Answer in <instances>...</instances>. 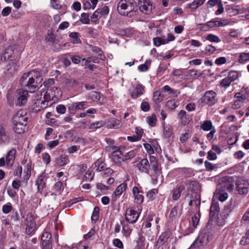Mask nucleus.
<instances>
[{"label": "nucleus", "mask_w": 249, "mask_h": 249, "mask_svg": "<svg viewBox=\"0 0 249 249\" xmlns=\"http://www.w3.org/2000/svg\"><path fill=\"white\" fill-rule=\"evenodd\" d=\"M42 80L40 72L37 70H33L23 74L20 80V84L26 90L33 93L41 86Z\"/></svg>", "instance_id": "nucleus-1"}, {"label": "nucleus", "mask_w": 249, "mask_h": 249, "mask_svg": "<svg viewBox=\"0 0 249 249\" xmlns=\"http://www.w3.org/2000/svg\"><path fill=\"white\" fill-rule=\"evenodd\" d=\"M13 120L15 132L18 134L22 133L25 130L28 121L26 111L23 110L18 111Z\"/></svg>", "instance_id": "nucleus-2"}, {"label": "nucleus", "mask_w": 249, "mask_h": 249, "mask_svg": "<svg viewBox=\"0 0 249 249\" xmlns=\"http://www.w3.org/2000/svg\"><path fill=\"white\" fill-rule=\"evenodd\" d=\"M200 217L199 212L196 213L192 216L191 221H183L180 224V228L184 235L192 233L198 225Z\"/></svg>", "instance_id": "nucleus-3"}, {"label": "nucleus", "mask_w": 249, "mask_h": 249, "mask_svg": "<svg viewBox=\"0 0 249 249\" xmlns=\"http://www.w3.org/2000/svg\"><path fill=\"white\" fill-rule=\"evenodd\" d=\"M142 210V207L138 206L136 209L135 207L128 208L125 212V219L130 223H135L140 215Z\"/></svg>", "instance_id": "nucleus-4"}, {"label": "nucleus", "mask_w": 249, "mask_h": 249, "mask_svg": "<svg viewBox=\"0 0 249 249\" xmlns=\"http://www.w3.org/2000/svg\"><path fill=\"white\" fill-rule=\"evenodd\" d=\"M216 93L213 90L206 91L201 98V102L209 106H212L216 102Z\"/></svg>", "instance_id": "nucleus-5"}, {"label": "nucleus", "mask_w": 249, "mask_h": 249, "mask_svg": "<svg viewBox=\"0 0 249 249\" xmlns=\"http://www.w3.org/2000/svg\"><path fill=\"white\" fill-rule=\"evenodd\" d=\"M112 159L117 164H120L122 161H124L123 150L124 147L112 146Z\"/></svg>", "instance_id": "nucleus-6"}, {"label": "nucleus", "mask_w": 249, "mask_h": 249, "mask_svg": "<svg viewBox=\"0 0 249 249\" xmlns=\"http://www.w3.org/2000/svg\"><path fill=\"white\" fill-rule=\"evenodd\" d=\"M143 146L147 153L151 155L155 152L160 154L161 152V149L157 141L153 140L150 141V143H145Z\"/></svg>", "instance_id": "nucleus-7"}, {"label": "nucleus", "mask_w": 249, "mask_h": 249, "mask_svg": "<svg viewBox=\"0 0 249 249\" xmlns=\"http://www.w3.org/2000/svg\"><path fill=\"white\" fill-rule=\"evenodd\" d=\"M131 0H121L119 2L117 6V10L121 15H124L125 14L124 10H127L126 12L131 11Z\"/></svg>", "instance_id": "nucleus-8"}, {"label": "nucleus", "mask_w": 249, "mask_h": 249, "mask_svg": "<svg viewBox=\"0 0 249 249\" xmlns=\"http://www.w3.org/2000/svg\"><path fill=\"white\" fill-rule=\"evenodd\" d=\"M140 10L145 14H150L152 10V4L150 0H139Z\"/></svg>", "instance_id": "nucleus-9"}, {"label": "nucleus", "mask_w": 249, "mask_h": 249, "mask_svg": "<svg viewBox=\"0 0 249 249\" xmlns=\"http://www.w3.org/2000/svg\"><path fill=\"white\" fill-rule=\"evenodd\" d=\"M36 229V224L34 216L32 214H28L27 217L26 233L28 234H32Z\"/></svg>", "instance_id": "nucleus-10"}, {"label": "nucleus", "mask_w": 249, "mask_h": 249, "mask_svg": "<svg viewBox=\"0 0 249 249\" xmlns=\"http://www.w3.org/2000/svg\"><path fill=\"white\" fill-rule=\"evenodd\" d=\"M142 191L141 188L134 186L132 189V194L134 198V202L137 204H141L144 200V197L142 194Z\"/></svg>", "instance_id": "nucleus-11"}, {"label": "nucleus", "mask_w": 249, "mask_h": 249, "mask_svg": "<svg viewBox=\"0 0 249 249\" xmlns=\"http://www.w3.org/2000/svg\"><path fill=\"white\" fill-rule=\"evenodd\" d=\"M130 93L133 98H137L144 93V87L140 84L134 85Z\"/></svg>", "instance_id": "nucleus-12"}, {"label": "nucleus", "mask_w": 249, "mask_h": 249, "mask_svg": "<svg viewBox=\"0 0 249 249\" xmlns=\"http://www.w3.org/2000/svg\"><path fill=\"white\" fill-rule=\"evenodd\" d=\"M235 100L232 105V108L237 109L241 107L244 105V101L246 99V96L238 92L235 95Z\"/></svg>", "instance_id": "nucleus-13"}, {"label": "nucleus", "mask_w": 249, "mask_h": 249, "mask_svg": "<svg viewBox=\"0 0 249 249\" xmlns=\"http://www.w3.org/2000/svg\"><path fill=\"white\" fill-rule=\"evenodd\" d=\"M178 118L182 124L186 125L191 121L192 118L191 116L187 114L184 110H181L178 115Z\"/></svg>", "instance_id": "nucleus-14"}, {"label": "nucleus", "mask_w": 249, "mask_h": 249, "mask_svg": "<svg viewBox=\"0 0 249 249\" xmlns=\"http://www.w3.org/2000/svg\"><path fill=\"white\" fill-rule=\"evenodd\" d=\"M52 235L48 231H44L42 234L41 241L43 248L52 247Z\"/></svg>", "instance_id": "nucleus-15"}, {"label": "nucleus", "mask_w": 249, "mask_h": 249, "mask_svg": "<svg viewBox=\"0 0 249 249\" xmlns=\"http://www.w3.org/2000/svg\"><path fill=\"white\" fill-rule=\"evenodd\" d=\"M137 167L141 172L147 173L149 169L150 164L147 159H142L137 164Z\"/></svg>", "instance_id": "nucleus-16"}, {"label": "nucleus", "mask_w": 249, "mask_h": 249, "mask_svg": "<svg viewBox=\"0 0 249 249\" xmlns=\"http://www.w3.org/2000/svg\"><path fill=\"white\" fill-rule=\"evenodd\" d=\"M69 161L70 160L67 156L61 155L55 158V166L58 167H62L67 164Z\"/></svg>", "instance_id": "nucleus-17"}, {"label": "nucleus", "mask_w": 249, "mask_h": 249, "mask_svg": "<svg viewBox=\"0 0 249 249\" xmlns=\"http://www.w3.org/2000/svg\"><path fill=\"white\" fill-rule=\"evenodd\" d=\"M28 91L26 90H22L18 92V97L17 101V104L19 106L24 105L28 99Z\"/></svg>", "instance_id": "nucleus-18"}, {"label": "nucleus", "mask_w": 249, "mask_h": 249, "mask_svg": "<svg viewBox=\"0 0 249 249\" xmlns=\"http://www.w3.org/2000/svg\"><path fill=\"white\" fill-rule=\"evenodd\" d=\"M106 124L107 127L113 129H118L122 126L121 121L115 118L109 119L106 122Z\"/></svg>", "instance_id": "nucleus-19"}, {"label": "nucleus", "mask_w": 249, "mask_h": 249, "mask_svg": "<svg viewBox=\"0 0 249 249\" xmlns=\"http://www.w3.org/2000/svg\"><path fill=\"white\" fill-rule=\"evenodd\" d=\"M87 105V102L85 101L76 102L68 106L69 110L72 112L77 110L82 109Z\"/></svg>", "instance_id": "nucleus-20"}, {"label": "nucleus", "mask_w": 249, "mask_h": 249, "mask_svg": "<svg viewBox=\"0 0 249 249\" xmlns=\"http://www.w3.org/2000/svg\"><path fill=\"white\" fill-rule=\"evenodd\" d=\"M163 127V136L164 138H170L173 134V127L169 124H165V122L162 123Z\"/></svg>", "instance_id": "nucleus-21"}, {"label": "nucleus", "mask_w": 249, "mask_h": 249, "mask_svg": "<svg viewBox=\"0 0 249 249\" xmlns=\"http://www.w3.org/2000/svg\"><path fill=\"white\" fill-rule=\"evenodd\" d=\"M228 195L226 192L217 189L214 193L213 199H218L221 202H224L228 198Z\"/></svg>", "instance_id": "nucleus-22"}, {"label": "nucleus", "mask_w": 249, "mask_h": 249, "mask_svg": "<svg viewBox=\"0 0 249 249\" xmlns=\"http://www.w3.org/2000/svg\"><path fill=\"white\" fill-rule=\"evenodd\" d=\"M14 54V48L12 46L8 47L3 53L1 59L4 61H11L12 60Z\"/></svg>", "instance_id": "nucleus-23"}, {"label": "nucleus", "mask_w": 249, "mask_h": 249, "mask_svg": "<svg viewBox=\"0 0 249 249\" xmlns=\"http://www.w3.org/2000/svg\"><path fill=\"white\" fill-rule=\"evenodd\" d=\"M185 187L183 185H177L172 190V198L174 200H177L180 196L181 192Z\"/></svg>", "instance_id": "nucleus-24"}, {"label": "nucleus", "mask_w": 249, "mask_h": 249, "mask_svg": "<svg viewBox=\"0 0 249 249\" xmlns=\"http://www.w3.org/2000/svg\"><path fill=\"white\" fill-rule=\"evenodd\" d=\"M243 182L238 183L237 186L238 191L241 195L247 194L249 191V183L242 180Z\"/></svg>", "instance_id": "nucleus-25"}, {"label": "nucleus", "mask_w": 249, "mask_h": 249, "mask_svg": "<svg viewBox=\"0 0 249 249\" xmlns=\"http://www.w3.org/2000/svg\"><path fill=\"white\" fill-rule=\"evenodd\" d=\"M16 151L15 149L10 150L7 153L6 157V162L7 165L12 166L14 163Z\"/></svg>", "instance_id": "nucleus-26"}, {"label": "nucleus", "mask_w": 249, "mask_h": 249, "mask_svg": "<svg viewBox=\"0 0 249 249\" xmlns=\"http://www.w3.org/2000/svg\"><path fill=\"white\" fill-rule=\"evenodd\" d=\"M46 184V179L44 175H42L39 176L36 182L38 192H41L43 190Z\"/></svg>", "instance_id": "nucleus-27"}, {"label": "nucleus", "mask_w": 249, "mask_h": 249, "mask_svg": "<svg viewBox=\"0 0 249 249\" xmlns=\"http://www.w3.org/2000/svg\"><path fill=\"white\" fill-rule=\"evenodd\" d=\"M71 39V42L73 44H80L81 40L80 39V35L78 32H72L69 35Z\"/></svg>", "instance_id": "nucleus-28"}, {"label": "nucleus", "mask_w": 249, "mask_h": 249, "mask_svg": "<svg viewBox=\"0 0 249 249\" xmlns=\"http://www.w3.org/2000/svg\"><path fill=\"white\" fill-rule=\"evenodd\" d=\"M200 128L204 131H208L214 128V126L213 125L212 122L210 120L204 121L200 125Z\"/></svg>", "instance_id": "nucleus-29"}, {"label": "nucleus", "mask_w": 249, "mask_h": 249, "mask_svg": "<svg viewBox=\"0 0 249 249\" xmlns=\"http://www.w3.org/2000/svg\"><path fill=\"white\" fill-rule=\"evenodd\" d=\"M153 44L156 47H159L161 45L167 44L165 36L156 37L153 39Z\"/></svg>", "instance_id": "nucleus-30"}, {"label": "nucleus", "mask_w": 249, "mask_h": 249, "mask_svg": "<svg viewBox=\"0 0 249 249\" xmlns=\"http://www.w3.org/2000/svg\"><path fill=\"white\" fill-rule=\"evenodd\" d=\"M249 61V52H243L239 54L238 62L241 64H244Z\"/></svg>", "instance_id": "nucleus-31"}, {"label": "nucleus", "mask_w": 249, "mask_h": 249, "mask_svg": "<svg viewBox=\"0 0 249 249\" xmlns=\"http://www.w3.org/2000/svg\"><path fill=\"white\" fill-rule=\"evenodd\" d=\"M9 139V136L5 131L4 128L0 124V140L3 142H8Z\"/></svg>", "instance_id": "nucleus-32"}, {"label": "nucleus", "mask_w": 249, "mask_h": 249, "mask_svg": "<svg viewBox=\"0 0 249 249\" xmlns=\"http://www.w3.org/2000/svg\"><path fill=\"white\" fill-rule=\"evenodd\" d=\"M206 0H194L187 5V8L195 9L201 6Z\"/></svg>", "instance_id": "nucleus-33"}, {"label": "nucleus", "mask_w": 249, "mask_h": 249, "mask_svg": "<svg viewBox=\"0 0 249 249\" xmlns=\"http://www.w3.org/2000/svg\"><path fill=\"white\" fill-rule=\"evenodd\" d=\"M163 99V95L159 91H156L153 93V100L156 103L161 102Z\"/></svg>", "instance_id": "nucleus-34"}, {"label": "nucleus", "mask_w": 249, "mask_h": 249, "mask_svg": "<svg viewBox=\"0 0 249 249\" xmlns=\"http://www.w3.org/2000/svg\"><path fill=\"white\" fill-rule=\"evenodd\" d=\"M157 119L155 114H152L146 118V122L151 126L154 127L156 125Z\"/></svg>", "instance_id": "nucleus-35"}, {"label": "nucleus", "mask_w": 249, "mask_h": 249, "mask_svg": "<svg viewBox=\"0 0 249 249\" xmlns=\"http://www.w3.org/2000/svg\"><path fill=\"white\" fill-rule=\"evenodd\" d=\"M179 105L178 102L176 99L170 100L166 103V107L171 110H173L178 107Z\"/></svg>", "instance_id": "nucleus-36"}, {"label": "nucleus", "mask_w": 249, "mask_h": 249, "mask_svg": "<svg viewBox=\"0 0 249 249\" xmlns=\"http://www.w3.org/2000/svg\"><path fill=\"white\" fill-rule=\"evenodd\" d=\"M126 187L127 185L124 183L120 184L114 192L115 195L116 196H120L125 190Z\"/></svg>", "instance_id": "nucleus-37"}, {"label": "nucleus", "mask_w": 249, "mask_h": 249, "mask_svg": "<svg viewBox=\"0 0 249 249\" xmlns=\"http://www.w3.org/2000/svg\"><path fill=\"white\" fill-rule=\"evenodd\" d=\"M106 124V122L103 121H98L90 124L89 128L91 129H97L101 127Z\"/></svg>", "instance_id": "nucleus-38"}, {"label": "nucleus", "mask_w": 249, "mask_h": 249, "mask_svg": "<svg viewBox=\"0 0 249 249\" xmlns=\"http://www.w3.org/2000/svg\"><path fill=\"white\" fill-rule=\"evenodd\" d=\"M132 229L131 227L128 225H124L123 227V233L124 235L126 237H128L130 235Z\"/></svg>", "instance_id": "nucleus-39"}, {"label": "nucleus", "mask_w": 249, "mask_h": 249, "mask_svg": "<svg viewBox=\"0 0 249 249\" xmlns=\"http://www.w3.org/2000/svg\"><path fill=\"white\" fill-rule=\"evenodd\" d=\"M206 39L211 42L219 43L221 41V39L218 36L212 34H209Z\"/></svg>", "instance_id": "nucleus-40"}, {"label": "nucleus", "mask_w": 249, "mask_h": 249, "mask_svg": "<svg viewBox=\"0 0 249 249\" xmlns=\"http://www.w3.org/2000/svg\"><path fill=\"white\" fill-rule=\"evenodd\" d=\"M239 76V72L236 71H231L228 73L227 77L232 82L236 80Z\"/></svg>", "instance_id": "nucleus-41"}, {"label": "nucleus", "mask_w": 249, "mask_h": 249, "mask_svg": "<svg viewBox=\"0 0 249 249\" xmlns=\"http://www.w3.org/2000/svg\"><path fill=\"white\" fill-rule=\"evenodd\" d=\"M216 27L225 26L228 25L230 21L228 19H221L219 20H215Z\"/></svg>", "instance_id": "nucleus-42"}, {"label": "nucleus", "mask_w": 249, "mask_h": 249, "mask_svg": "<svg viewBox=\"0 0 249 249\" xmlns=\"http://www.w3.org/2000/svg\"><path fill=\"white\" fill-rule=\"evenodd\" d=\"M150 60H146L144 64H141L138 67L139 71L141 72H144L147 71L150 65Z\"/></svg>", "instance_id": "nucleus-43"}, {"label": "nucleus", "mask_w": 249, "mask_h": 249, "mask_svg": "<svg viewBox=\"0 0 249 249\" xmlns=\"http://www.w3.org/2000/svg\"><path fill=\"white\" fill-rule=\"evenodd\" d=\"M99 211L98 207H96L94 208L91 218L92 222H95L99 218Z\"/></svg>", "instance_id": "nucleus-44"}, {"label": "nucleus", "mask_w": 249, "mask_h": 249, "mask_svg": "<svg viewBox=\"0 0 249 249\" xmlns=\"http://www.w3.org/2000/svg\"><path fill=\"white\" fill-rule=\"evenodd\" d=\"M89 99H91L94 102H98L100 100V95L98 92H91L89 94Z\"/></svg>", "instance_id": "nucleus-45"}, {"label": "nucleus", "mask_w": 249, "mask_h": 249, "mask_svg": "<svg viewBox=\"0 0 249 249\" xmlns=\"http://www.w3.org/2000/svg\"><path fill=\"white\" fill-rule=\"evenodd\" d=\"M80 21L83 24H88L89 23V15L85 13H83L81 14V18H80Z\"/></svg>", "instance_id": "nucleus-46"}, {"label": "nucleus", "mask_w": 249, "mask_h": 249, "mask_svg": "<svg viewBox=\"0 0 249 249\" xmlns=\"http://www.w3.org/2000/svg\"><path fill=\"white\" fill-rule=\"evenodd\" d=\"M218 210V207L217 206L216 203H214L213 202V200L212 203L211 204V206L210 208V216H213L214 213L217 212Z\"/></svg>", "instance_id": "nucleus-47"}, {"label": "nucleus", "mask_w": 249, "mask_h": 249, "mask_svg": "<svg viewBox=\"0 0 249 249\" xmlns=\"http://www.w3.org/2000/svg\"><path fill=\"white\" fill-rule=\"evenodd\" d=\"M43 162L46 165L49 164L51 162V157L48 153H43L41 155Z\"/></svg>", "instance_id": "nucleus-48"}, {"label": "nucleus", "mask_w": 249, "mask_h": 249, "mask_svg": "<svg viewBox=\"0 0 249 249\" xmlns=\"http://www.w3.org/2000/svg\"><path fill=\"white\" fill-rule=\"evenodd\" d=\"M232 81L227 76L224 78L220 82V86L223 87L227 88L230 86Z\"/></svg>", "instance_id": "nucleus-49"}, {"label": "nucleus", "mask_w": 249, "mask_h": 249, "mask_svg": "<svg viewBox=\"0 0 249 249\" xmlns=\"http://www.w3.org/2000/svg\"><path fill=\"white\" fill-rule=\"evenodd\" d=\"M94 177V173L92 171H87L84 176V179L86 180H91Z\"/></svg>", "instance_id": "nucleus-50"}, {"label": "nucleus", "mask_w": 249, "mask_h": 249, "mask_svg": "<svg viewBox=\"0 0 249 249\" xmlns=\"http://www.w3.org/2000/svg\"><path fill=\"white\" fill-rule=\"evenodd\" d=\"M97 10L101 16L106 15L109 13V8L106 5L103 6L100 8H98Z\"/></svg>", "instance_id": "nucleus-51"}, {"label": "nucleus", "mask_w": 249, "mask_h": 249, "mask_svg": "<svg viewBox=\"0 0 249 249\" xmlns=\"http://www.w3.org/2000/svg\"><path fill=\"white\" fill-rule=\"evenodd\" d=\"M113 244L115 247L120 249H124L123 243L119 239L116 238L114 239L113 240Z\"/></svg>", "instance_id": "nucleus-52"}, {"label": "nucleus", "mask_w": 249, "mask_h": 249, "mask_svg": "<svg viewBox=\"0 0 249 249\" xmlns=\"http://www.w3.org/2000/svg\"><path fill=\"white\" fill-rule=\"evenodd\" d=\"M188 75L190 78H196L199 76L200 74L196 70H191L188 71Z\"/></svg>", "instance_id": "nucleus-53"}, {"label": "nucleus", "mask_w": 249, "mask_h": 249, "mask_svg": "<svg viewBox=\"0 0 249 249\" xmlns=\"http://www.w3.org/2000/svg\"><path fill=\"white\" fill-rule=\"evenodd\" d=\"M59 143V141L58 140L50 141L47 144V146L50 149L53 148L57 146Z\"/></svg>", "instance_id": "nucleus-54"}, {"label": "nucleus", "mask_w": 249, "mask_h": 249, "mask_svg": "<svg viewBox=\"0 0 249 249\" xmlns=\"http://www.w3.org/2000/svg\"><path fill=\"white\" fill-rule=\"evenodd\" d=\"M204 165L206 167V168L208 170L212 171L214 170L215 168H217V166L216 165H214L213 163L210 162L208 161H205L204 162Z\"/></svg>", "instance_id": "nucleus-55"}, {"label": "nucleus", "mask_w": 249, "mask_h": 249, "mask_svg": "<svg viewBox=\"0 0 249 249\" xmlns=\"http://www.w3.org/2000/svg\"><path fill=\"white\" fill-rule=\"evenodd\" d=\"M215 51V48L211 45H207L205 47L204 52L205 53H213Z\"/></svg>", "instance_id": "nucleus-56"}, {"label": "nucleus", "mask_w": 249, "mask_h": 249, "mask_svg": "<svg viewBox=\"0 0 249 249\" xmlns=\"http://www.w3.org/2000/svg\"><path fill=\"white\" fill-rule=\"evenodd\" d=\"M229 35L232 37H237L240 36L241 32L238 30L232 29L231 30Z\"/></svg>", "instance_id": "nucleus-57"}, {"label": "nucleus", "mask_w": 249, "mask_h": 249, "mask_svg": "<svg viewBox=\"0 0 249 249\" xmlns=\"http://www.w3.org/2000/svg\"><path fill=\"white\" fill-rule=\"evenodd\" d=\"M124 160H130L135 156V152L134 151L132 150L127 152L125 155L124 154Z\"/></svg>", "instance_id": "nucleus-58"}, {"label": "nucleus", "mask_w": 249, "mask_h": 249, "mask_svg": "<svg viewBox=\"0 0 249 249\" xmlns=\"http://www.w3.org/2000/svg\"><path fill=\"white\" fill-rule=\"evenodd\" d=\"M51 3L54 9H59L61 8V5L58 0H51Z\"/></svg>", "instance_id": "nucleus-59"}, {"label": "nucleus", "mask_w": 249, "mask_h": 249, "mask_svg": "<svg viewBox=\"0 0 249 249\" xmlns=\"http://www.w3.org/2000/svg\"><path fill=\"white\" fill-rule=\"evenodd\" d=\"M151 167L153 170L154 171L155 174L157 176H159L160 175V169L159 166L158 162L154 163L152 164H151Z\"/></svg>", "instance_id": "nucleus-60"}, {"label": "nucleus", "mask_w": 249, "mask_h": 249, "mask_svg": "<svg viewBox=\"0 0 249 249\" xmlns=\"http://www.w3.org/2000/svg\"><path fill=\"white\" fill-rule=\"evenodd\" d=\"M102 16L99 13L97 10H96L92 14L91 17V19L93 22H96Z\"/></svg>", "instance_id": "nucleus-61"}, {"label": "nucleus", "mask_w": 249, "mask_h": 249, "mask_svg": "<svg viewBox=\"0 0 249 249\" xmlns=\"http://www.w3.org/2000/svg\"><path fill=\"white\" fill-rule=\"evenodd\" d=\"M56 111L60 114H63L66 111V107L63 105H59L56 107Z\"/></svg>", "instance_id": "nucleus-62"}, {"label": "nucleus", "mask_w": 249, "mask_h": 249, "mask_svg": "<svg viewBox=\"0 0 249 249\" xmlns=\"http://www.w3.org/2000/svg\"><path fill=\"white\" fill-rule=\"evenodd\" d=\"M245 153L241 150H239L234 154V158L238 160H241L245 156Z\"/></svg>", "instance_id": "nucleus-63"}, {"label": "nucleus", "mask_w": 249, "mask_h": 249, "mask_svg": "<svg viewBox=\"0 0 249 249\" xmlns=\"http://www.w3.org/2000/svg\"><path fill=\"white\" fill-rule=\"evenodd\" d=\"M240 244L242 245H246L249 244V236L247 235L246 233L245 235L241 238L240 242Z\"/></svg>", "instance_id": "nucleus-64"}]
</instances>
